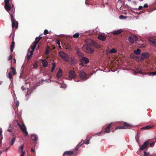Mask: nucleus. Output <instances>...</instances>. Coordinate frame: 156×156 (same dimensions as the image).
<instances>
[{
    "mask_svg": "<svg viewBox=\"0 0 156 156\" xmlns=\"http://www.w3.org/2000/svg\"><path fill=\"white\" fill-rule=\"evenodd\" d=\"M10 146H9V147L8 148H7L5 150H3V151H7L9 149V147H10Z\"/></svg>",
    "mask_w": 156,
    "mask_h": 156,
    "instance_id": "54",
    "label": "nucleus"
},
{
    "mask_svg": "<svg viewBox=\"0 0 156 156\" xmlns=\"http://www.w3.org/2000/svg\"><path fill=\"white\" fill-rule=\"evenodd\" d=\"M127 17L126 16H124L123 15H120L119 16V18L121 19H126Z\"/></svg>",
    "mask_w": 156,
    "mask_h": 156,
    "instance_id": "40",
    "label": "nucleus"
},
{
    "mask_svg": "<svg viewBox=\"0 0 156 156\" xmlns=\"http://www.w3.org/2000/svg\"><path fill=\"white\" fill-rule=\"evenodd\" d=\"M82 142H80L77 145V146L75 148V150H77L83 144V143H81Z\"/></svg>",
    "mask_w": 156,
    "mask_h": 156,
    "instance_id": "29",
    "label": "nucleus"
},
{
    "mask_svg": "<svg viewBox=\"0 0 156 156\" xmlns=\"http://www.w3.org/2000/svg\"><path fill=\"white\" fill-rule=\"evenodd\" d=\"M59 55L66 62H68L69 60V58L68 55L63 52H60Z\"/></svg>",
    "mask_w": 156,
    "mask_h": 156,
    "instance_id": "9",
    "label": "nucleus"
},
{
    "mask_svg": "<svg viewBox=\"0 0 156 156\" xmlns=\"http://www.w3.org/2000/svg\"><path fill=\"white\" fill-rule=\"evenodd\" d=\"M20 149H19V151H20L22 152V151H23V146H20Z\"/></svg>",
    "mask_w": 156,
    "mask_h": 156,
    "instance_id": "46",
    "label": "nucleus"
},
{
    "mask_svg": "<svg viewBox=\"0 0 156 156\" xmlns=\"http://www.w3.org/2000/svg\"><path fill=\"white\" fill-rule=\"evenodd\" d=\"M41 61L42 63V65L44 67H46L48 66V63L46 60L41 59Z\"/></svg>",
    "mask_w": 156,
    "mask_h": 156,
    "instance_id": "16",
    "label": "nucleus"
},
{
    "mask_svg": "<svg viewBox=\"0 0 156 156\" xmlns=\"http://www.w3.org/2000/svg\"><path fill=\"white\" fill-rule=\"evenodd\" d=\"M31 151L33 152L34 151V150L33 149V148H32L31 150Z\"/></svg>",
    "mask_w": 156,
    "mask_h": 156,
    "instance_id": "57",
    "label": "nucleus"
},
{
    "mask_svg": "<svg viewBox=\"0 0 156 156\" xmlns=\"http://www.w3.org/2000/svg\"><path fill=\"white\" fill-rule=\"evenodd\" d=\"M128 1H131V0H128Z\"/></svg>",
    "mask_w": 156,
    "mask_h": 156,
    "instance_id": "62",
    "label": "nucleus"
},
{
    "mask_svg": "<svg viewBox=\"0 0 156 156\" xmlns=\"http://www.w3.org/2000/svg\"><path fill=\"white\" fill-rule=\"evenodd\" d=\"M31 138L33 140L37 141L38 139V136L36 134L31 135Z\"/></svg>",
    "mask_w": 156,
    "mask_h": 156,
    "instance_id": "20",
    "label": "nucleus"
},
{
    "mask_svg": "<svg viewBox=\"0 0 156 156\" xmlns=\"http://www.w3.org/2000/svg\"><path fill=\"white\" fill-rule=\"evenodd\" d=\"M62 75V69L59 68V70L57 74L56 77L57 78H59L61 77Z\"/></svg>",
    "mask_w": 156,
    "mask_h": 156,
    "instance_id": "18",
    "label": "nucleus"
},
{
    "mask_svg": "<svg viewBox=\"0 0 156 156\" xmlns=\"http://www.w3.org/2000/svg\"><path fill=\"white\" fill-rule=\"evenodd\" d=\"M32 50L30 51L29 53H28L27 54V58L28 60H29L33 54V52Z\"/></svg>",
    "mask_w": 156,
    "mask_h": 156,
    "instance_id": "22",
    "label": "nucleus"
},
{
    "mask_svg": "<svg viewBox=\"0 0 156 156\" xmlns=\"http://www.w3.org/2000/svg\"><path fill=\"white\" fill-rule=\"evenodd\" d=\"M150 56L149 54L148 53L145 52L142 53L141 55V59L144 60L145 58H148Z\"/></svg>",
    "mask_w": 156,
    "mask_h": 156,
    "instance_id": "11",
    "label": "nucleus"
},
{
    "mask_svg": "<svg viewBox=\"0 0 156 156\" xmlns=\"http://www.w3.org/2000/svg\"><path fill=\"white\" fill-rule=\"evenodd\" d=\"M98 38L102 41H105L106 39V37L103 35H99L98 37Z\"/></svg>",
    "mask_w": 156,
    "mask_h": 156,
    "instance_id": "19",
    "label": "nucleus"
},
{
    "mask_svg": "<svg viewBox=\"0 0 156 156\" xmlns=\"http://www.w3.org/2000/svg\"><path fill=\"white\" fill-rule=\"evenodd\" d=\"M8 77L10 79H13V77L12 74L11 72H10L8 74Z\"/></svg>",
    "mask_w": 156,
    "mask_h": 156,
    "instance_id": "37",
    "label": "nucleus"
},
{
    "mask_svg": "<svg viewBox=\"0 0 156 156\" xmlns=\"http://www.w3.org/2000/svg\"><path fill=\"white\" fill-rule=\"evenodd\" d=\"M154 143H155L154 142H153L152 143H150V147H153L154 146Z\"/></svg>",
    "mask_w": 156,
    "mask_h": 156,
    "instance_id": "45",
    "label": "nucleus"
},
{
    "mask_svg": "<svg viewBox=\"0 0 156 156\" xmlns=\"http://www.w3.org/2000/svg\"><path fill=\"white\" fill-rule=\"evenodd\" d=\"M142 70L141 69H140V70H139V71H138V72L140 74H143V73L142 72Z\"/></svg>",
    "mask_w": 156,
    "mask_h": 156,
    "instance_id": "48",
    "label": "nucleus"
},
{
    "mask_svg": "<svg viewBox=\"0 0 156 156\" xmlns=\"http://www.w3.org/2000/svg\"><path fill=\"white\" fill-rule=\"evenodd\" d=\"M80 34L79 33H76L73 35V36L74 38H77L79 37Z\"/></svg>",
    "mask_w": 156,
    "mask_h": 156,
    "instance_id": "36",
    "label": "nucleus"
},
{
    "mask_svg": "<svg viewBox=\"0 0 156 156\" xmlns=\"http://www.w3.org/2000/svg\"><path fill=\"white\" fill-rule=\"evenodd\" d=\"M80 61L81 62L79 64L80 66H84V63L87 64L89 62V59L87 58L84 57H82L81 58H80Z\"/></svg>",
    "mask_w": 156,
    "mask_h": 156,
    "instance_id": "7",
    "label": "nucleus"
},
{
    "mask_svg": "<svg viewBox=\"0 0 156 156\" xmlns=\"http://www.w3.org/2000/svg\"><path fill=\"white\" fill-rule=\"evenodd\" d=\"M89 141H90V139H88L87 141L85 143V144H89Z\"/></svg>",
    "mask_w": 156,
    "mask_h": 156,
    "instance_id": "49",
    "label": "nucleus"
},
{
    "mask_svg": "<svg viewBox=\"0 0 156 156\" xmlns=\"http://www.w3.org/2000/svg\"><path fill=\"white\" fill-rule=\"evenodd\" d=\"M74 81H76V82H79V81H80L81 80H76V79H74Z\"/></svg>",
    "mask_w": 156,
    "mask_h": 156,
    "instance_id": "58",
    "label": "nucleus"
},
{
    "mask_svg": "<svg viewBox=\"0 0 156 156\" xmlns=\"http://www.w3.org/2000/svg\"><path fill=\"white\" fill-rule=\"evenodd\" d=\"M21 89L23 90H24L25 89V88H24V87L23 86H22L21 87Z\"/></svg>",
    "mask_w": 156,
    "mask_h": 156,
    "instance_id": "55",
    "label": "nucleus"
},
{
    "mask_svg": "<svg viewBox=\"0 0 156 156\" xmlns=\"http://www.w3.org/2000/svg\"><path fill=\"white\" fill-rule=\"evenodd\" d=\"M41 37H37L35 40L34 42L36 44H37V43L39 42V41H40V40L41 39Z\"/></svg>",
    "mask_w": 156,
    "mask_h": 156,
    "instance_id": "23",
    "label": "nucleus"
},
{
    "mask_svg": "<svg viewBox=\"0 0 156 156\" xmlns=\"http://www.w3.org/2000/svg\"><path fill=\"white\" fill-rule=\"evenodd\" d=\"M36 46V44L34 43L31 46V48L32 49V51H34Z\"/></svg>",
    "mask_w": 156,
    "mask_h": 156,
    "instance_id": "33",
    "label": "nucleus"
},
{
    "mask_svg": "<svg viewBox=\"0 0 156 156\" xmlns=\"http://www.w3.org/2000/svg\"><path fill=\"white\" fill-rule=\"evenodd\" d=\"M16 107H18L19 105V102L18 101H17L16 103Z\"/></svg>",
    "mask_w": 156,
    "mask_h": 156,
    "instance_id": "47",
    "label": "nucleus"
},
{
    "mask_svg": "<svg viewBox=\"0 0 156 156\" xmlns=\"http://www.w3.org/2000/svg\"><path fill=\"white\" fill-rule=\"evenodd\" d=\"M144 156H156V153H153L151 155H150L149 153H147L146 151L144 152Z\"/></svg>",
    "mask_w": 156,
    "mask_h": 156,
    "instance_id": "24",
    "label": "nucleus"
},
{
    "mask_svg": "<svg viewBox=\"0 0 156 156\" xmlns=\"http://www.w3.org/2000/svg\"><path fill=\"white\" fill-rule=\"evenodd\" d=\"M2 153V151H0V155H1V154Z\"/></svg>",
    "mask_w": 156,
    "mask_h": 156,
    "instance_id": "61",
    "label": "nucleus"
},
{
    "mask_svg": "<svg viewBox=\"0 0 156 156\" xmlns=\"http://www.w3.org/2000/svg\"><path fill=\"white\" fill-rule=\"evenodd\" d=\"M82 142H80L77 145V146L75 148V150H77L83 144V143H81Z\"/></svg>",
    "mask_w": 156,
    "mask_h": 156,
    "instance_id": "28",
    "label": "nucleus"
},
{
    "mask_svg": "<svg viewBox=\"0 0 156 156\" xmlns=\"http://www.w3.org/2000/svg\"><path fill=\"white\" fill-rule=\"evenodd\" d=\"M30 50V49H28V51H29Z\"/></svg>",
    "mask_w": 156,
    "mask_h": 156,
    "instance_id": "63",
    "label": "nucleus"
},
{
    "mask_svg": "<svg viewBox=\"0 0 156 156\" xmlns=\"http://www.w3.org/2000/svg\"><path fill=\"white\" fill-rule=\"evenodd\" d=\"M56 43L58 44V45L59 47L60 48H61V47L60 46V41L59 40H56Z\"/></svg>",
    "mask_w": 156,
    "mask_h": 156,
    "instance_id": "41",
    "label": "nucleus"
},
{
    "mask_svg": "<svg viewBox=\"0 0 156 156\" xmlns=\"http://www.w3.org/2000/svg\"><path fill=\"white\" fill-rule=\"evenodd\" d=\"M126 129V127H124L123 126H118L116 127L115 128V129Z\"/></svg>",
    "mask_w": 156,
    "mask_h": 156,
    "instance_id": "35",
    "label": "nucleus"
},
{
    "mask_svg": "<svg viewBox=\"0 0 156 156\" xmlns=\"http://www.w3.org/2000/svg\"><path fill=\"white\" fill-rule=\"evenodd\" d=\"M76 76V74L75 71L72 70H70L69 72V77L70 80H72V79L75 78Z\"/></svg>",
    "mask_w": 156,
    "mask_h": 156,
    "instance_id": "10",
    "label": "nucleus"
},
{
    "mask_svg": "<svg viewBox=\"0 0 156 156\" xmlns=\"http://www.w3.org/2000/svg\"><path fill=\"white\" fill-rule=\"evenodd\" d=\"M122 31V30L120 29L119 30H115L113 31L112 32V33L114 35H118L121 34Z\"/></svg>",
    "mask_w": 156,
    "mask_h": 156,
    "instance_id": "15",
    "label": "nucleus"
},
{
    "mask_svg": "<svg viewBox=\"0 0 156 156\" xmlns=\"http://www.w3.org/2000/svg\"><path fill=\"white\" fill-rule=\"evenodd\" d=\"M16 138H13L12 139L10 142V144L9 146H11V145H12L14 143L15 140Z\"/></svg>",
    "mask_w": 156,
    "mask_h": 156,
    "instance_id": "34",
    "label": "nucleus"
},
{
    "mask_svg": "<svg viewBox=\"0 0 156 156\" xmlns=\"http://www.w3.org/2000/svg\"><path fill=\"white\" fill-rule=\"evenodd\" d=\"M12 58V55H9V58H8V60H11Z\"/></svg>",
    "mask_w": 156,
    "mask_h": 156,
    "instance_id": "44",
    "label": "nucleus"
},
{
    "mask_svg": "<svg viewBox=\"0 0 156 156\" xmlns=\"http://www.w3.org/2000/svg\"><path fill=\"white\" fill-rule=\"evenodd\" d=\"M7 131L9 132H12V131L11 129H7Z\"/></svg>",
    "mask_w": 156,
    "mask_h": 156,
    "instance_id": "53",
    "label": "nucleus"
},
{
    "mask_svg": "<svg viewBox=\"0 0 156 156\" xmlns=\"http://www.w3.org/2000/svg\"><path fill=\"white\" fill-rule=\"evenodd\" d=\"M14 44L15 42L13 41L12 42L11 45L10 46V51L11 53H12L13 51V48L14 47Z\"/></svg>",
    "mask_w": 156,
    "mask_h": 156,
    "instance_id": "21",
    "label": "nucleus"
},
{
    "mask_svg": "<svg viewBox=\"0 0 156 156\" xmlns=\"http://www.w3.org/2000/svg\"><path fill=\"white\" fill-rule=\"evenodd\" d=\"M86 42L87 44H86L83 46V50L86 53H92L94 51V50L91 47L93 46L96 48L99 47V45L95 41L91 39H88L86 41Z\"/></svg>",
    "mask_w": 156,
    "mask_h": 156,
    "instance_id": "1",
    "label": "nucleus"
},
{
    "mask_svg": "<svg viewBox=\"0 0 156 156\" xmlns=\"http://www.w3.org/2000/svg\"><path fill=\"white\" fill-rule=\"evenodd\" d=\"M11 16V21L12 23V28L15 27L17 28L18 27V22L16 21V20L14 17V16L12 14L9 13Z\"/></svg>",
    "mask_w": 156,
    "mask_h": 156,
    "instance_id": "5",
    "label": "nucleus"
},
{
    "mask_svg": "<svg viewBox=\"0 0 156 156\" xmlns=\"http://www.w3.org/2000/svg\"><path fill=\"white\" fill-rule=\"evenodd\" d=\"M12 0H5V5L4 7L5 9L8 12H9L10 10L12 11H13L14 5L12 3Z\"/></svg>",
    "mask_w": 156,
    "mask_h": 156,
    "instance_id": "2",
    "label": "nucleus"
},
{
    "mask_svg": "<svg viewBox=\"0 0 156 156\" xmlns=\"http://www.w3.org/2000/svg\"><path fill=\"white\" fill-rule=\"evenodd\" d=\"M13 61H14L13 63L14 64L16 63V59L15 58H14L13 59Z\"/></svg>",
    "mask_w": 156,
    "mask_h": 156,
    "instance_id": "56",
    "label": "nucleus"
},
{
    "mask_svg": "<svg viewBox=\"0 0 156 156\" xmlns=\"http://www.w3.org/2000/svg\"><path fill=\"white\" fill-rule=\"evenodd\" d=\"M17 125L20 128L21 130L24 134L25 136H27L28 133L27 131V128L24 123L22 122V125H20L18 122H17Z\"/></svg>",
    "mask_w": 156,
    "mask_h": 156,
    "instance_id": "3",
    "label": "nucleus"
},
{
    "mask_svg": "<svg viewBox=\"0 0 156 156\" xmlns=\"http://www.w3.org/2000/svg\"><path fill=\"white\" fill-rule=\"evenodd\" d=\"M2 133V130H1L0 131V136L1 135Z\"/></svg>",
    "mask_w": 156,
    "mask_h": 156,
    "instance_id": "60",
    "label": "nucleus"
},
{
    "mask_svg": "<svg viewBox=\"0 0 156 156\" xmlns=\"http://www.w3.org/2000/svg\"><path fill=\"white\" fill-rule=\"evenodd\" d=\"M82 142H80L77 145V146L75 148V150H77L83 144V143H81Z\"/></svg>",
    "mask_w": 156,
    "mask_h": 156,
    "instance_id": "30",
    "label": "nucleus"
},
{
    "mask_svg": "<svg viewBox=\"0 0 156 156\" xmlns=\"http://www.w3.org/2000/svg\"><path fill=\"white\" fill-rule=\"evenodd\" d=\"M100 133H101V132H99V133L98 134H100Z\"/></svg>",
    "mask_w": 156,
    "mask_h": 156,
    "instance_id": "64",
    "label": "nucleus"
},
{
    "mask_svg": "<svg viewBox=\"0 0 156 156\" xmlns=\"http://www.w3.org/2000/svg\"><path fill=\"white\" fill-rule=\"evenodd\" d=\"M143 8V6H140L139 7L138 9L139 10H141Z\"/></svg>",
    "mask_w": 156,
    "mask_h": 156,
    "instance_id": "52",
    "label": "nucleus"
},
{
    "mask_svg": "<svg viewBox=\"0 0 156 156\" xmlns=\"http://www.w3.org/2000/svg\"><path fill=\"white\" fill-rule=\"evenodd\" d=\"M48 33V30L46 29L45 30L44 32V34L45 35H46Z\"/></svg>",
    "mask_w": 156,
    "mask_h": 156,
    "instance_id": "42",
    "label": "nucleus"
},
{
    "mask_svg": "<svg viewBox=\"0 0 156 156\" xmlns=\"http://www.w3.org/2000/svg\"><path fill=\"white\" fill-rule=\"evenodd\" d=\"M24 154H25L24 152L22 151V152L20 156H24Z\"/></svg>",
    "mask_w": 156,
    "mask_h": 156,
    "instance_id": "50",
    "label": "nucleus"
},
{
    "mask_svg": "<svg viewBox=\"0 0 156 156\" xmlns=\"http://www.w3.org/2000/svg\"><path fill=\"white\" fill-rule=\"evenodd\" d=\"M49 52V50L48 49H47L45 52V54L47 55H48Z\"/></svg>",
    "mask_w": 156,
    "mask_h": 156,
    "instance_id": "43",
    "label": "nucleus"
},
{
    "mask_svg": "<svg viewBox=\"0 0 156 156\" xmlns=\"http://www.w3.org/2000/svg\"><path fill=\"white\" fill-rule=\"evenodd\" d=\"M77 54L78 56H79L80 57H83V54L82 53L80 52V51H77Z\"/></svg>",
    "mask_w": 156,
    "mask_h": 156,
    "instance_id": "38",
    "label": "nucleus"
},
{
    "mask_svg": "<svg viewBox=\"0 0 156 156\" xmlns=\"http://www.w3.org/2000/svg\"><path fill=\"white\" fill-rule=\"evenodd\" d=\"M79 76V78L82 80H86L89 78L87 75L82 70L80 71Z\"/></svg>",
    "mask_w": 156,
    "mask_h": 156,
    "instance_id": "6",
    "label": "nucleus"
},
{
    "mask_svg": "<svg viewBox=\"0 0 156 156\" xmlns=\"http://www.w3.org/2000/svg\"><path fill=\"white\" fill-rule=\"evenodd\" d=\"M88 1V0H86V1H85V3L87 5H88V4H89L87 2V1Z\"/></svg>",
    "mask_w": 156,
    "mask_h": 156,
    "instance_id": "59",
    "label": "nucleus"
},
{
    "mask_svg": "<svg viewBox=\"0 0 156 156\" xmlns=\"http://www.w3.org/2000/svg\"><path fill=\"white\" fill-rule=\"evenodd\" d=\"M124 125L125 126L126 129H130L133 127V126L126 122H124L123 123Z\"/></svg>",
    "mask_w": 156,
    "mask_h": 156,
    "instance_id": "17",
    "label": "nucleus"
},
{
    "mask_svg": "<svg viewBox=\"0 0 156 156\" xmlns=\"http://www.w3.org/2000/svg\"><path fill=\"white\" fill-rule=\"evenodd\" d=\"M148 41L151 44L152 46H156V40L153 38H150Z\"/></svg>",
    "mask_w": 156,
    "mask_h": 156,
    "instance_id": "12",
    "label": "nucleus"
},
{
    "mask_svg": "<svg viewBox=\"0 0 156 156\" xmlns=\"http://www.w3.org/2000/svg\"><path fill=\"white\" fill-rule=\"evenodd\" d=\"M148 144L149 142L148 140H147L145 141L140 148V150H144L145 148L147 147Z\"/></svg>",
    "mask_w": 156,
    "mask_h": 156,
    "instance_id": "13",
    "label": "nucleus"
},
{
    "mask_svg": "<svg viewBox=\"0 0 156 156\" xmlns=\"http://www.w3.org/2000/svg\"><path fill=\"white\" fill-rule=\"evenodd\" d=\"M153 127H154V126H153L149 125V126H146L144 127H143L142 128V129H145V130L148 129H150L152 128Z\"/></svg>",
    "mask_w": 156,
    "mask_h": 156,
    "instance_id": "26",
    "label": "nucleus"
},
{
    "mask_svg": "<svg viewBox=\"0 0 156 156\" xmlns=\"http://www.w3.org/2000/svg\"><path fill=\"white\" fill-rule=\"evenodd\" d=\"M133 52L135 54L138 55L140 54L141 50L140 49L137 48L136 50H134Z\"/></svg>",
    "mask_w": 156,
    "mask_h": 156,
    "instance_id": "25",
    "label": "nucleus"
},
{
    "mask_svg": "<svg viewBox=\"0 0 156 156\" xmlns=\"http://www.w3.org/2000/svg\"><path fill=\"white\" fill-rule=\"evenodd\" d=\"M112 125V123H110V124H109L107 127L105 128V133H109L110 131V128H111V125Z\"/></svg>",
    "mask_w": 156,
    "mask_h": 156,
    "instance_id": "14",
    "label": "nucleus"
},
{
    "mask_svg": "<svg viewBox=\"0 0 156 156\" xmlns=\"http://www.w3.org/2000/svg\"><path fill=\"white\" fill-rule=\"evenodd\" d=\"M52 67L51 69V72H53L55 70V66H56V63L55 62H54L52 63Z\"/></svg>",
    "mask_w": 156,
    "mask_h": 156,
    "instance_id": "32",
    "label": "nucleus"
},
{
    "mask_svg": "<svg viewBox=\"0 0 156 156\" xmlns=\"http://www.w3.org/2000/svg\"><path fill=\"white\" fill-rule=\"evenodd\" d=\"M145 74H147L149 75H152L153 76L156 75V72H151L150 73H145Z\"/></svg>",
    "mask_w": 156,
    "mask_h": 156,
    "instance_id": "31",
    "label": "nucleus"
},
{
    "mask_svg": "<svg viewBox=\"0 0 156 156\" xmlns=\"http://www.w3.org/2000/svg\"><path fill=\"white\" fill-rule=\"evenodd\" d=\"M11 69L12 70V73L13 75H15L16 74V71L15 68L11 66L10 67Z\"/></svg>",
    "mask_w": 156,
    "mask_h": 156,
    "instance_id": "27",
    "label": "nucleus"
},
{
    "mask_svg": "<svg viewBox=\"0 0 156 156\" xmlns=\"http://www.w3.org/2000/svg\"><path fill=\"white\" fill-rule=\"evenodd\" d=\"M128 40L131 44L134 43L135 42L138 41V38L134 35H130L128 37Z\"/></svg>",
    "mask_w": 156,
    "mask_h": 156,
    "instance_id": "8",
    "label": "nucleus"
},
{
    "mask_svg": "<svg viewBox=\"0 0 156 156\" xmlns=\"http://www.w3.org/2000/svg\"><path fill=\"white\" fill-rule=\"evenodd\" d=\"M144 8H147V7H148V5L147 4H145L144 5Z\"/></svg>",
    "mask_w": 156,
    "mask_h": 156,
    "instance_id": "51",
    "label": "nucleus"
},
{
    "mask_svg": "<svg viewBox=\"0 0 156 156\" xmlns=\"http://www.w3.org/2000/svg\"><path fill=\"white\" fill-rule=\"evenodd\" d=\"M17 125L20 128L21 130L24 134L25 136H27L28 133L27 131V128L24 123L22 122V125H20L18 122H17Z\"/></svg>",
    "mask_w": 156,
    "mask_h": 156,
    "instance_id": "4",
    "label": "nucleus"
},
{
    "mask_svg": "<svg viewBox=\"0 0 156 156\" xmlns=\"http://www.w3.org/2000/svg\"><path fill=\"white\" fill-rule=\"evenodd\" d=\"M117 52L115 48H112L110 51V53H115Z\"/></svg>",
    "mask_w": 156,
    "mask_h": 156,
    "instance_id": "39",
    "label": "nucleus"
}]
</instances>
